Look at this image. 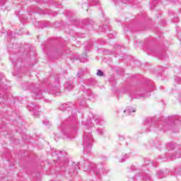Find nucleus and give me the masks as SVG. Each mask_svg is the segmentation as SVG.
<instances>
[{
  "instance_id": "obj_1",
  "label": "nucleus",
  "mask_w": 181,
  "mask_h": 181,
  "mask_svg": "<svg viewBox=\"0 0 181 181\" xmlns=\"http://www.w3.org/2000/svg\"><path fill=\"white\" fill-rule=\"evenodd\" d=\"M97 76H104V73L101 70H98Z\"/></svg>"
},
{
  "instance_id": "obj_2",
  "label": "nucleus",
  "mask_w": 181,
  "mask_h": 181,
  "mask_svg": "<svg viewBox=\"0 0 181 181\" xmlns=\"http://www.w3.org/2000/svg\"><path fill=\"white\" fill-rule=\"evenodd\" d=\"M81 62H86V61H83V59H81Z\"/></svg>"
}]
</instances>
